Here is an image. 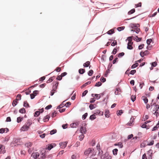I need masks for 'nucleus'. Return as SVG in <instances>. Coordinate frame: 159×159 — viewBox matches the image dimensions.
Listing matches in <instances>:
<instances>
[{
  "label": "nucleus",
  "instance_id": "1",
  "mask_svg": "<svg viewBox=\"0 0 159 159\" xmlns=\"http://www.w3.org/2000/svg\"><path fill=\"white\" fill-rule=\"evenodd\" d=\"M58 84L59 82L58 81L55 82V84L53 85L52 88V89L51 90L50 92V95L51 96H52L55 92H57V89Z\"/></svg>",
  "mask_w": 159,
  "mask_h": 159
},
{
  "label": "nucleus",
  "instance_id": "2",
  "mask_svg": "<svg viewBox=\"0 0 159 159\" xmlns=\"http://www.w3.org/2000/svg\"><path fill=\"white\" fill-rule=\"evenodd\" d=\"M30 122H27L21 128V130L23 131H25L28 130L30 126L31 125Z\"/></svg>",
  "mask_w": 159,
  "mask_h": 159
},
{
  "label": "nucleus",
  "instance_id": "3",
  "mask_svg": "<svg viewBox=\"0 0 159 159\" xmlns=\"http://www.w3.org/2000/svg\"><path fill=\"white\" fill-rule=\"evenodd\" d=\"M94 149L93 148H89L85 150L84 152V154L86 156H88L89 154L93 152Z\"/></svg>",
  "mask_w": 159,
  "mask_h": 159
},
{
  "label": "nucleus",
  "instance_id": "4",
  "mask_svg": "<svg viewBox=\"0 0 159 159\" xmlns=\"http://www.w3.org/2000/svg\"><path fill=\"white\" fill-rule=\"evenodd\" d=\"M5 146L2 144H0V153L4 154L6 152Z\"/></svg>",
  "mask_w": 159,
  "mask_h": 159
},
{
  "label": "nucleus",
  "instance_id": "5",
  "mask_svg": "<svg viewBox=\"0 0 159 159\" xmlns=\"http://www.w3.org/2000/svg\"><path fill=\"white\" fill-rule=\"evenodd\" d=\"M40 156V154L38 152H33L31 155V157L34 159H37Z\"/></svg>",
  "mask_w": 159,
  "mask_h": 159
},
{
  "label": "nucleus",
  "instance_id": "6",
  "mask_svg": "<svg viewBox=\"0 0 159 159\" xmlns=\"http://www.w3.org/2000/svg\"><path fill=\"white\" fill-rule=\"evenodd\" d=\"M46 151H42L41 152V153L40 154V158L44 159L46 158Z\"/></svg>",
  "mask_w": 159,
  "mask_h": 159
},
{
  "label": "nucleus",
  "instance_id": "7",
  "mask_svg": "<svg viewBox=\"0 0 159 159\" xmlns=\"http://www.w3.org/2000/svg\"><path fill=\"white\" fill-rule=\"evenodd\" d=\"M67 144L66 142H64L60 143L59 145L61 148H64L66 146Z\"/></svg>",
  "mask_w": 159,
  "mask_h": 159
},
{
  "label": "nucleus",
  "instance_id": "8",
  "mask_svg": "<svg viewBox=\"0 0 159 159\" xmlns=\"http://www.w3.org/2000/svg\"><path fill=\"white\" fill-rule=\"evenodd\" d=\"M94 114H95V115H99L102 116L103 114V112L99 110H97L96 111V112L94 113Z\"/></svg>",
  "mask_w": 159,
  "mask_h": 159
},
{
  "label": "nucleus",
  "instance_id": "9",
  "mask_svg": "<svg viewBox=\"0 0 159 159\" xmlns=\"http://www.w3.org/2000/svg\"><path fill=\"white\" fill-rule=\"evenodd\" d=\"M147 154L148 155V159H152V150L151 149L149 150L148 151Z\"/></svg>",
  "mask_w": 159,
  "mask_h": 159
},
{
  "label": "nucleus",
  "instance_id": "10",
  "mask_svg": "<svg viewBox=\"0 0 159 159\" xmlns=\"http://www.w3.org/2000/svg\"><path fill=\"white\" fill-rule=\"evenodd\" d=\"M9 131V129L8 128H1L0 129V133L2 134L6 132L7 133Z\"/></svg>",
  "mask_w": 159,
  "mask_h": 159
},
{
  "label": "nucleus",
  "instance_id": "11",
  "mask_svg": "<svg viewBox=\"0 0 159 159\" xmlns=\"http://www.w3.org/2000/svg\"><path fill=\"white\" fill-rule=\"evenodd\" d=\"M133 44V42H128L127 45V48L130 50L132 49L133 48L132 46Z\"/></svg>",
  "mask_w": 159,
  "mask_h": 159
},
{
  "label": "nucleus",
  "instance_id": "12",
  "mask_svg": "<svg viewBox=\"0 0 159 159\" xmlns=\"http://www.w3.org/2000/svg\"><path fill=\"white\" fill-rule=\"evenodd\" d=\"M153 105H155V107H154V110H153V111H155V112L154 113V114L155 113H158L157 112V111L158 110V109L159 108V105H156V103H154L153 104Z\"/></svg>",
  "mask_w": 159,
  "mask_h": 159
},
{
  "label": "nucleus",
  "instance_id": "13",
  "mask_svg": "<svg viewBox=\"0 0 159 159\" xmlns=\"http://www.w3.org/2000/svg\"><path fill=\"white\" fill-rule=\"evenodd\" d=\"M121 89L120 88H117L115 91V93L116 95H119L121 93Z\"/></svg>",
  "mask_w": 159,
  "mask_h": 159
},
{
  "label": "nucleus",
  "instance_id": "14",
  "mask_svg": "<svg viewBox=\"0 0 159 159\" xmlns=\"http://www.w3.org/2000/svg\"><path fill=\"white\" fill-rule=\"evenodd\" d=\"M97 106V105L95 104H91L89 105V108L91 110L95 108Z\"/></svg>",
  "mask_w": 159,
  "mask_h": 159
},
{
  "label": "nucleus",
  "instance_id": "15",
  "mask_svg": "<svg viewBox=\"0 0 159 159\" xmlns=\"http://www.w3.org/2000/svg\"><path fill=\"white\" fill-rule=\"evenodd\" d=\"M86 130L85 128L82 126L81 127L80 129V131L82 134L85 133Z\"/></svg>",
  "mask_w": 159,
  "mask_h": 159
},
{
  "label": "nucleus",
  "instance_id": "16",
  "mask_svg": "<svg viewBox=\"0 0 159 159\" xmlns=\"http://www.w3.org/2000/svg\"><path fill=\"white\" fill-rule=\"evenodd\" d=\"M110 112L109 111V110H105V115L106 117H109L110 116Z\"/></svg>",
  "mask_w": 159,
  "mask_h": 159
},
{
  "label": "nucleus",
  "instance_id": "17",
  "mask_svg": "<svg viewBox=\"0 0 159 159\" xmlns=\"http://www.w3.org/2000/svg\"><path fill=\"white\" fill-rule=\"evenodd\" d=\"M78 123H75L70 124V126L72 128H75L78 125Z\"/></svg>",
  "mask_w": 159,
  "mask_h": 159
},
{
  "label": "nucleus",
  "instance_id": "18",
  "mask_svg": "<svg viewBox=\"0 0 159 159\" xmlns=\"http://www.w3.org/2000/svg\"><path fill=\"white\" fill-rule=\"evenodd\" d=\"M142 99L144 101L145 103H147L148 102V99L145 96H143L142 98Z\"/></svg>",
  "mask_w": 159,
  "mask_h": 159
},
{
  "label": "nucleus",
  "instance_id": "19",
  "mask_svg": "<svg viewBox=\"0 0 159 159\" xmlns=\"http://www.w3.org/2000/svg\"><path fill=\"white\" fill-rule=\"evenodd\" d=\"M90 63L89 61H87L83 64V66L84 67H88L90 64Z\"/></svg>",
  "mask_w": 159,
  "mask_h": 159
},
{
  "label": "nucleus",
  "instance_id": "20",
  "mask_svg": "<svg viewBox=\"0 0 159 159\" xmlns=\"http://www.w3.org/2000/svg\"><path fill=\"white\" fill-rule=\"evenodd\" d=\"M50 117V116L49 115H47L44 117L43 120L44 122H47L48 121Z\"/></svg>",
  "mask_w": 159,
  "mask_h": 159
},
{
  "label": "nucleus",
  "instance_id": "21",
  "mask_svg": "<svg viewBox=\"0 0 159 159\" xmlns=\"http://www.w3.org/2000/svg\"><path fill=\"white\" fill-rule=\"evenodd\" d=\"M114 145L115 146H118L120 148H122L123 147V145L122 144V143L121 142L118 143H116L114 144Z\"/></svg>",
  "mask_w": 159,
  "mask_h": 159
},
{
  "label": "nucleus",
  "instance_id": "22",
  "mask_svg": "<svg viewBox=\"0 0 159 159\" xmlns=\"http://www.w3.org/2000/svg\"><path fill=\"white\" fill-rule=\"evenodd\" d=\"M134 118H131L130 121L127 123V125L129 126H130L131 125V124H132L133 122L134 121Z\"/></svg>",
  "mask_w": 159,
  "mask_h": 159
},
{
  "label": "nucleus",
  "instance_id": "23",
  "mask_svg": "<svg viewBox=\"0 0 159 159\" xmlns=\"http://www.w3.org/2000/svg\"><path fill=\"white\" fill-rule=\"evenodd\" d=\"M78 155L76 153H75L72 155L71 156V159H76Z\"/></svg>",
  "mask_w": 159,
  "mask_h": 159
},
{
  "label": "nucleus",
  "instance_id": "24",
  "mask_svg": "<svg viewBox=\"0 0 159 159\" xmlns=\"http://www.w3.org/2000/svg\"><path fill=\"white\" fill-rule=\"evenodd\" d=\"M85 72V70L83 69H80L79 70V72L80 74H82L84 73Z\"/></svg>",
  "mask_w": 159,
  "mask_h": 159
},
{
  "label": "nucleus",
  "instance_id": "25",
  "mask_svg": "<svg viewBox=\"0 0 159 159\" xmlns=\"http://www.w3.org/2000/svg\"><path fill=\"white\" fill-rule=\"evenodd\" d=\"M96 118L95 115V114H93L90 116L89 117L90 119L91 120H93Z\"/></svg>",
  "mask_w": 159,
  "mask_h": 159
},
{
  "label": "nucleus",
  "instance_id": "26",
  "mask_svg": "<svg viewBox=\"0 0 159 159\" xmlns=\"http://www.w3.org/2000/svg\"><path fill=\"white\" fill-rule=\"evenodd\" d=\"M32 145V143H31V142L27 143L25 144V146H26L28 148H29L31 147Z\"/></svg>",
  "mask_w": 159,
  "mask_h": 159
},
{
  "label": "nucleus",
  "instance_id": "27",
  "mask_svg": "<svg viewBox=\"0 0 159 159\" xmlns=\"http://www.w3.org/2000/svg\"><path fill=\"white\" fill-rule=\"evenodd\" d=\"M118 150L116 148L112 150L113 153L114 155H116L117 154Z\"/></svg>",
  "mask_w": 159,
  "mask_h": 159
},
{
  "label": "nucleus",
  "instance_id": "28",
  "mask_svg": "<svg viewBox=\"0 0 159 159\" xmlns=\"http://www.w3.org/2000/svg\"><path fill=\"white\" fill-rule=\"evenodd\" d=\"M114 33V31L113 29H111L107 32V33L109 34H111Z\"/></svg>",
  "mask_w": 159,
  "mask_h": 159
},
{
  "label": "nucleus",
  "instance_id": "29",
  "mask_svg": "<svg viewBox=\"0 0 159 159\" xmlns=\"http://www.w3.org/2000/svg\"><path fill=\"white\" fill-rule=\"evenodd\" d=\"M25 109L24 108H23L21 109H20L19 110V112L21 113H24L25 112Z\"/></svg>",
  "mask_w": 159,
  "mask_h": 159
},
{
  "label": "nucleus",
  "instance_id": "30",
  "mask_svg": "<svg viewBox=\"0 0 159 159\" xmlns=\"http://www.w3.org/2000/svg\"><path fill=\"white\" fill-rule=\"evenodd\" d=\"M135 12V10L134 9H133L130 11H129L128 14L129 15L131 14L134 13Z\"/></svg>",
  "mask_w": 159,
  "mask_h": 159
},
{
  "label": "nucleus",
  "instance_id": "31",
  "mask_svg": "<svg viewBox=\"0 0 159 159\" xmlns=\"http://www.w3.org/2000/svg\"><path fill=\"white\" fill-rule=\"evenodd\" d=\"M24 106L25 107H29V103L27 102L26 101H25L24 102Z\"/></svg>",
  "mask_w": 159,
  "mask_h": 159
},
{
  "label": "nucleus",
  "instance_id": "32",
  "mask_svg": "<svg viewBox=\"0 0 159 159\" xmlns=\"http://www.w3.org/2000/svg\"><path fill=\"white\" fill-rule=\"evenodd\" d=\"M54 76L52 77H50L47 81V83H49L50 82H52L53 81V77H54Z\"/></svg>",
  "mask_w": 159,
  "mask_h": 159
},
{
  "label": "nucleus",
  "instance_id": "33",
  "mask_svg": "<svg viewBox=\"0 0 159 159\" xmlns=\"http://www.w3.org/2000/svg\"><path fill=\"white\" fill-rule=\"evenodd\" d=\"M159 128V124L158 123L157 125L153 128L152 129V131L156 130L158 128Z\"/></svg>",
  "mask_w": 159,
  "mask_h": 159
},
{
  "label": "nucleus",
  "instance_id": "34",
  "mask_svg": "<svg viewBox=\"0 0 159 159\" xmlns=\"http://www.w3.org/2000/svg\"><path fill=\"white\" fill-rule=\"evenodd\" d=\"M93 70H91L89 71L88 73V75L89 76H91L93 75Z\"/></svg>",
  "mask_w": 159,
  "mask_h": 159
},
{
  "label": "nucleus",
  "instance_id": "35",
  "mask_svg": "<svg viewBox=\"0 0 159 159\" xmlns=\"http://www.w3.org/2000/svg\"><path fill=\"white\" fill-rule=\"evenodd\" d=\"M140 31V29L139 28H136L135 30H131V31L135 32L137 33H138Z\"/></svg>",
  "mask_w": 159,
  "mask_h": 159
},
{
  "label": "nucleus",
  "instance_id": "36",
  "mask_svg": "<svg viewBox=\"0 0 159 159\" xmlns=\"http://www.w3.org/2000/svg\"><path fill=\"white\" fill-rule=\"evenodd\" d=\"M21 95L20 94H18L17 96L16 99V100H20L21 99Z\"/></svg>",
  "mask_w": 159,
  "mask_h": 159
},
{
  "label": "nucleus",
  "instance_id": "37",
  "mask_svg": "<svg viewBox=\"0 0 159 159\" xmlns=\"http://www.w3.org/2000/svg\"><path fill=\"white\" fill-rule=\"evenodd\" d=\"M139 65V64L138 63H136L134 64L131 66V68L132 69L138 66Z\"/></svg>",
  "mask_w": 159,
  "mask_h": 159
},
{
  "label": "nucleus",
  "instance_id": "38",
  "mask_svg": "<svg viewBox=\"0 0 159 159\" xmlns=\"http://www.w3.org/2000/svg\"><path fill=\"white\" fill-rule=\"evenodd\" d=\"M142 6V3L140 2L138 4H135V7L137 8L139 7H141Z\"/></svg>",
  "mask_w": 159,
  "mask_h": 159
},
{
  "label": "nucleus",
  "instance_id": "39",
  "mask_svg": "<svg viewBox=\"0 0 159 159\" xmlns=\"http://www.w3.org/2000/svg\"><path fill=\"white\" fill-rule=\"evenodd\" d=\"M22 119H23L22 117H18L17 118V122L18 123H19L22 121Z\"/></svg>",
  "mask_w": 159,
  "mask_h": 159
},
{
  "label": "nucleus",
  "instance_id": "40",
  "mask_svg": "<svg viewBox=\"0 0 159 159\" xmlns=\"http://www.w3.org/2000/svg\"><path fill=\"white\" fill-rule=\"evenodd\" d=\"M124 26H121L117 28V30L119 31H120L121 30H123L125 28Z\"/></svg>",
  "mask_w": 159,
  "mask_h": 159
},
{
  "label": "nucleus",
  "instance_id": "41",
  "mask_svg": "<svg viewBox=\"0 0 159 159\" xmlns=\"http://www.w3.org/2000/svg\"><path fill=\"white\" fill-rule=\"evenodd\" d=\"M88 91L87 90H85L84 91L82 94V97L85 96L87 93H88Z\"/></svg>",
  "mask_w": 159,
  "mask_h": 159
},
{
  "label": "nucleus",
  "instance_id": "42",
  "mask_svg": "<svg viewBox=\"0 0 159 159\" xmlns=\"http://www.w3.org/2000/svg\"><path fill=\"white\" fill-rule=\"evenodd\" d=\"M141 38H139L137 36L134 39V40H136L137 42L140 41L141 40Z\"/></svg>",
  "mask_w": 159,
  "mask_h": 159
},
{
  "label": "nucleus",
  "instance_id": "43",
  "mask_svg": "<svg viewBox=\"0 0 159 159\" xmlns=\"http://www.w3.org/2000/svg\"><path fill=\"white\" fill-rule=\"evenodd\" d=\"M152 40L151 39H148L147 40V43L148 45H149Z\"/></svg>",
  "mask_w": 159,
  "mask_h": 159
},
{
  "label": "nucleus",
  "instance_id": "44",
  "mask_svg": "<svg viewBox=\"0 0 159 159\" xmlns=\"http://www.w3.org/2000/svg\"><path fill=\"white\" fill-rule=\"evenodd\" d=\"M17 100L15 99V100H14L13 101L12 103V105L14 107L16 105V103L17 102Z\"/></svg>",
  "mask_w": 159,
  "mask_h": 159
},
{
  "label": "nucleus",
  "instance_id": "45",
  "mask_svg": "<svg viewBox=\"0 0 159 159\" xmlns=\"http://www.w3.org/2000/svg\"><path fill=\"white\" fill-rule=\"evenodd\" d=\"M39 114H40L39 111H37L35 112V113H34V116H36V117L38 116Z\"/></svg>",
  "mask_w": 159,
  "mask_h": 159
},
{
  "label": "nucleus",
  "instance_id": "46",
  "mask_svg": "<svg viewBox=\"0 0 159 159\" xmlns=\"http://www.w3.org/2000/svg\"><path fill=\"white\" fill-rule=\"evenodd\" d=\"M117 44V41L116 40H115L113 42H112L111 45V46H115Z\"/></svg>",
  "mask_w": 159,
  "mask_h": 159
},
{
  "label": "nucleus",
  "instance_id": "47",
  "mask_svg": "<svg viewBox=\"0 0 159 159\" xmlns=\"http://www.w3.org/2000/svg\"><path fill=\"white\" fill-rule=\"evenodd\" d=\"M102 85V83L101 82H98L97 83L95 84V86H100Z\"/></svg>",
  "mask_w": 159,
  "mask_h": 159
},
{
  "label": "nucleus",
  "instance_id": "48",
  "mask_svg": "<svg viewBox=\"0 0 159 159\" xmlns=\"http://www.w3.org/2000/svg\"><path fill=\"white\" fill-rule=\"evenodd\" d=\"M131 99L133 102H134L136 99V96L135 95H132L131 96Z\"/></svg>",
  "mask_w": 159,
  "mask_h": 159
},
{
  "label": "nucleus",
  "instance_id": "49",
  "mask_svg": "<svg viewBox=\"0 0 159 159\" xmlns=\"http://www.w3.org/2000/svg\"><path fill=\"white\" fill-rule=\"evenodd\" d=\"M53 148V146L52 145V144H50L48 145V147L47 148V149L49 150H50Z\"/></svg>",
  "mask_w": 159,
  "mask_h": 159
},
{
  "label": "nucleus",
  "instance_id": "50",
  "mask_svg": "<svg viewBox=\"0 0 159 159\" xmlns=\"http://www.w3.org/2000/svg\"><path fill=\"white\" fill-rule=\"evenodd\" d=\"M84 137V135L83 134H81V135H80L79 137V139H80V141L82 140L83 139Z\"/></svg>",
  "mask_w": 159,
  "mask_h": 159
},
{
  "label": "nucleus",
  "instance_id": "51",
  "mask_svg": "<svg viewBox=\"0 0 159 159\" xmlns=\"http://www.w3.org/2000/svg\"><path fill=\"white\" fill-rule=\"evenodd\" d=\"M88 115V113H86L83 115L82 116V118L83 120H84L86 119Z\"/></svg>",
  "mask_w": 159,
  "mask_h": 159
},
{
  "label": "nucleus",
  "instance_id": "52",
  "mask_svg": "<svg viewBox=\"0 0 159 159\" xmlns=\"http://www.w3.org/2000/svg\"><path fill=\"white\" fill-rule=\"evenodd\" d=\"M141 127L143 128H146L147 129H148L149 128L148 127H147V126L145 124H143L141 125Z\"/></svg>",
  "mask_w": 159,
  "mask_h": 159
},
{
  "label": "nucleus",
  "instance_id": "53",
  "mask_svg": "<svg viewBox=\"0 0 159 159\" xmlns=\"http://www.w3.org/2000/svg\"><path fill=\"white\" fill-rule=\"evenodd\" d=\"M57 132V130L56 129H53L52 130H51V131H50V134H55V133H56Z\"/></svg>",
  "mask_w": 159,
  "mask_h": 159
},
{
  "label": "nucleus",
  "instance_id": "54",
  "mask_svg": "<svg viewBox=\"0 0 159 159\" xmlns=\"http://www.w3.org/2000/svg\"><path fill=\"white\" fill-rule=\"evenodd\" d=\"M95 98H91L90 99V103H93L94 102H95Z\"/></svg>",
  "mask_w": 159,
  "mask_h": 159
},
{
  "label": "nucleus",
  "instance_id": "55",
  "mask_svg": "<svg viewBox=\"0 0 159 159\" xmlns=\"http://www.w3.org/2000/svg\"><path fill=\"white\" fill-rule=\"evenodd\" d=\"M94 96L96 97V98L97 99H98L100 98V94H96L94 95Z\"/></svg>",
  "mask_w": 159,
  "mask_h": 159
},
{
  "label": "nucleus",
  "instance_id": "56",
  "mask_svg": "<svg viewBox=\"0 0 159 159\" xmlns=\"http://www.w3.org/2000/svg\"><path fill=\"white\" fill-rule=\"evenodd\" d=\"M130 26L132 28H133L136 27H137L136 24L134 23H131L130 24Z\"/></svg>",
  "mask_w": 159,
  "mask_h": 159
},
{
  "label": "nucleus",
  "instance_id": "57",
  "mask_svg": "<svg viewBox=\"0 0 159 159\" xmlns=\"http://www.w3.org/2000/svg\"><path fill=\"white\" fill-rule=\"evenodd\" d=\"M57 114V112H56L55 111H54L52 113L51 116L52 117H55L56 116Z\"/></svg>",
  "mask_w": 159,
  "mask_h": 159
},
{
  "label": "nucleus",
  "instance_id": "58",
  "mask_svg": "<svg viewBox=\"0 0 159 159\" xmlns=\"http://www.w3.org/2000/svg\"><path fill=\"white\" fill-rule=\"evenodd\" d=\"M62 77L61 76V75L57 76V77L56 78V79L58 80H60L62 79Z\"/></svg>",
  "mask_w": 159,
  "mask_h": 159
},
{
  "label": "nucleus",
  "instance_id": "59",
  "mask_svg": "<svg viewBox=\"0 0 159 159\" xmlns=\"http://www.w3.org/2000/svg\"><path fill=\"white\" fill-rule=\"evenodd\" d=\"M71 104V102H68L66 103L65 105V106L66 107H69V106Z\"/></svg>",
  "mask_w": 159,
  "mask_h": 159
},
{
  "label": "nucleus",
  "instance_id": "60",
  "mask_svg": "<svg viewBox=\"0 0 159 159\" xmlns=\"http://www.w3.org/2000/svg\"><path fill=\"white\" fill-rule=\"evenodd\" d=\"M124 54H125V53L123 52H122L118 54V57H120L122 56H123L124 55Z\"/></svg>",
  "mask_w": 159,
  "mask_h": 159
},
{
  "label": "nucleus",
  "instance_id": "61",
  "mask_svg": "<svg viewBox=\"0 0 159 159\" xmlns=\"http://www.w3.org/2000/svg\"><path fill=\"white\" fill-rule=\"evenodd\" d=\"M136 72V71L135 70H131L130 72V74L132 75H134Z\"/></svg>",
  "mask_w": 159,
  "mask_h": 159
},
{
  "label": "nucleus",
  "instance_id": "62",
  "mask_svg": "<svg viewBox=\"0 0 159 159\" xmlns=\"http://www.w3.org/2000/svg\"><path fill=\"white\" fill-rule=\"evenodd\" d=\"M91 82L90 81H88L86 83H85L83 84V86H85L86 87L88 85L90 84H91Z\"/></svg>",
  "mask_w": 159,
  "mask_h": 159
},
{
  "label": "nucleus",
  "instance_id": "63",
  "mask_svg": "<svg viewBox=\"0 0 159 159\" xmlns=\"http://www.w3.org/2000/svg\"><path fill=\"white\" fill-rule=\"evenodd\" d=\"M100 80L102 82H104L106 81V79L105 78H104L103 77H102L101 78Z\"/></svg>",
  "mask_w": 159,
  "mask_h": 159
},
{
  "label": "nucleus",
  "instance_id": "64",
  "mask_svg": "<svg viewBox=\"0 0 159 159\" xmlns=\"http://www.w3.org/2000/svg\"><path fill=\"white\" fill-rule=\"evenodd\" d=\"M52 107V106L51 105H49L46 107L45 109L46 110L49 109L51 108Z\"/></svg>",
  "mask_w": 159,
  "mask_h": 159
}]
</instances>
